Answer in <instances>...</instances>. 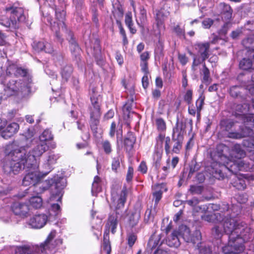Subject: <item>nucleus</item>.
<instances>
[{
	"mask_svg": "<svg viewBox=\"0 0 254 254\" xmlns=\"http://www.w3.org/2000/svg\"><path fill=\"white\" fill-rule=\"evenodd\" d=\"M25 146H19L16 142L7 145L5 150V162L3 166L4 171L14 174L18 173L24 167L36 169L39 166L40 157L48 149L47 143L39 141L27 154Z\"/></svg>",
	"mask_w": 254,
	"mask_h": 254,
	"instance_id": "obj_1",
	"label": "nucleus"
},
{
	"mask_svg": "<svg viewBox=\"0 0 254 254\" xmlns=\"http://www.w3.org/2000/svg\"><path fill=\"white\" fill-rule=\"evenodd\" d=\"M223 232L229 235L228 244L222 248L225 254L230 252L241 253L244 250L243 243L254 238V231L246 223L234 218H225L223 223L212 229L217 238L220 237Z\"/></svg>",
	"mask_w": 254,
	"mask_h": 254,
	"instance_id": "obj_2",
	"label": "nucleus"
},
{
	"mask_svg": "<svg viewBox=\"0 0 254 254\" xmlns=\"http://www.w3.org/2000/svg\"><path fill=\"white\" fill-rule=\"evenodd\" d=\"M38 167L34 169L33 168L24 167L22 169H26L29 172L24 177L22 181L23 186H28L32 185L33 190L37 194L43 192L51 186L57 190L56 195H60L61 190L65 187L66 181L64 178L60 177L58 179L46 181L44 183H40L42 178L45 177L44 172H40L38 170Z\"/></svg>",
	"mask_w": 254,
	"mask_h": 254,
	"instance_id": "obj_3",
	"label": "nucleus"
},
{
	"mask_svg": "<svg viewBox=\"0 0 254 254\" xmlns=\"http://www.w3.org/2000/svg\"><path fill=\"white\" fill-rule=\"evenodd\" d=\"M211 168L212 175L219 180L223 179L227 176L226 171L236 174L240 171L254 170L249 162L241 159L231 160L223 154L219 155L217 161L212 163Z\"/></svg>",
	"mask_w": 254,
	"mask_h": 254,
	"instance_id": "obj_4",
	"label": "nucleus"
},
{
	"mask_svg": "<svg viewBox=\"0 0 254 254\" xmlns=\"http://www.w3.org/2000/svg\"><path fill=\"white\" fill-rule=\"evenodd\" d=\"M169 14V11L161 8L158 10L156 13V22L157 30L154 29V35L158 39V46L155 51L161 53L163 49L164 40L162 38L165 27L164 21Z\"/></svg>",
	"mask_w": 254,
	"mask_h": 254,
	"instance_id": "obj_5",
	"label": "nucleus"
},
{
	"mask_svg": "<svg viewBox=\"0 0 254 254\" xmlns=\"http://www.w3.org/2000/svg\"><path fill=\"white\" fill-rule=\"evenodd\" d=\"M7 14L10 15V20H2L1 24L7 27L16 29L17 21H23L25 19L24 10L22 8L16 6H9L5 9Z\"/></svg>",
	"mask_w": 254,
	"mask_h": 254,
	"instance_id": "obj_6",
	"label": "nucleus"
},
{
	"mask_svg": "<svg viewBox=\"0 0 254 254\" xmlns=\"http://www.w3.org/2000/svg\"><path fill=\"white\" fill-rule=\"evenodd\" d=\"M235 114L246 125L254 126V102L252 107L248 106L247 103L237 105Z\"/></svg>",
	"mask_w": 254,
	"mask_h": 254,
	"instance_id": "obj_7",
	"label": "nucleus"
},
{
	"mask_svg": "<svg viewBox=\"0 0 254 254\" xmlns=\"http://www.w3.org/2000/svg\"><path fill=\"white\" fill-rule=\"evenodd\" d=\"M2 83L4 85V90L9 95H12L18 94L19 92H23L27 89V87L25 83L19 81L14 80H8V82L5 81H2Z\"/></svg>",
	"mask_w": 254,
	"mask_h": 254,
	"instance_id": "obj_8",
	"label": "nucleus"
},
{
	"mask_svg": "<svg viewBox=\"0 0 254 254\" xmlns=\"http://www.w3.org/2000/svg\"><path fill=\"white\" fill-rule=\"evenodd\" d=\"M179 235L182 236L183 238L187 242H191L195 244L201 239V233L199 231L196 230L193 234H190V229L186 226H181L179 228Z\"/></svg>",
	"mask_w": 254,
	"mask_h": 254,
	"instance_id": "obj_9",
	"label": "nucleus"
},
{
	"mask_svg": "<svg viewBox=\"0 0 254 254\" xmlns=\"http://www.w3.org/2000/svg\"><path fill=\"white\" fill-rule=\"evenodd\" d=\"M47 221L48 216L44 214H36L31 218L29 224L33 228L40 229L46 225Z\"/></svg>",
	"mask_w": 254,
	"mask_h": 254,
	"instance_id": "obj_10",
	"label": "nucleus"
},
{
	"mask_svg": "<svg viewBox=\"0 0 254 254\" xmlns=\"http://www.w3.org/2000/svg\"><path fill=\"white\" fill-rule=\"evenodd\" d=\"M156 145L161 146L162 149V144L164 143V148L167 154L171 153V140L169 136H165V134L160 133L156 138Z\"/></svg>",
	"mask_w": 254,
	"mask_h": 254,
	"instance_id": "obj_11",
	"label": "nucleus"
},
{
	"mask_svg": "<svg viewBox=\"0 0 254 254\" xmlns=\"http://www.w3.org/2000/svg\"><path fill=\"white\" fill-rule=\"evenodd\" d=\"M56 234V232L55 230L52 231L50 234L48 235L44 243L41 244L40 247H37L36 248V253L39 254V251H41L42 254H46L44 252L47 249H50L53 248V246L52 244V242L54 238L55 237Z\"/></svg>",
	"mask_w": 254,
	"mask_h": 254,
	"instance_id": "obj_12",
	"label": "nucleus"
},
{
	"mask_svg": "<svg viewBox=\"0 0 254 254\" xmlns=\"http://www.w3.org/2000/svg\"><path fill=\"white\" fill-rule=\"evenodd\" d=\"M153 200L155 201V205H157L162 197L163 192L166 191L167 189L164 184H157L153 187Z\"/></svg>",
	"mask_w": 254,
	"mask_h": 254,
	"instance_id": "obj_13",
	"label": "nucleus"
},
{
	"mask_svg": "<svg viewBox=\"0 0 254 254\" xmlns=\"http://www.w3.org/2000/svg\"><path fill=\"white\" fill-rule=\"evenodd\" d=\"M11 210L16 215L21 217H26L29 208L28 205L24 203L15 202L11 206Z\"/></svg>",
	"mask_w": 254,
	"mask_h": 254,
	"instance_id": "obj_14",
	"label": "nucleus"
},
{
	"mask_svg": "<svg viewBox=\"0 0 254 254\" xmlns=\"http://www.w3.org/2000/svg\"><path fill=\"white\" fill-rule=\"evenodd\" d=\"M91 105L89 108L90 117L92 118L94 116L96 117H100V99L98 97L92 96L91 97Z\"/></svg>",
	"mask_w": 254,
	"mask_h": 254,
	"instance_id": "obj_15",
	"label": "nucleus"
},
{
	"mask_svg": "<svg viewBox=\"0 0 254 254\" xmlns=\"http://www.w3.org/2000/svg\"><path fill=\"white\" fill-rule=\"evenodd\" d=\"M19 128V127L18 124L16 123H10L2 131L1 135L3 138L8 139L16 133L18 131Z\"/></svg>",
	"mask_w": 254,
	"mask_h": 254,
	"instance_id": "obj_16",
	"label": "nucleus"
},
{
	"mask_svg": "<svg viewBox=\"0 0 254 254\" xmlns=\"http://www.w3.org/2000/svg\"><path fill=\"white\" fill-rule=\"evenodd\" d=\"M186 125L182 122H177L176 127L173 128L172 139L184 140V134Z\"/></svg>",
	"mask_w": 254,
	"mask_h": 254,
	"instance_id": "obj_17",
	"label": "nucleus"
},
{
	"mask_svg": "<svg viewBox=\"0 0 254 254\" xmlns=\"http://www.w3.org/2000/svg\"><path fill=\"white\" fill-rule=\"evenodd\" d=\"M127 195V191L126 189H123L119 195L116 196L115 192L113 191L112 192V196L113 201L117 203V208L120 209L124 206L125 203L126 201Z\"/></svg>",
	"mask_w": 254,
	"mask_h": 254,
	"instance_id": "obj_18",
	"label": "nucleus"
},
{
	"mask_svg": "<svg viewBox=\"0 0 254 254\" xmlns=\"http://www.w3.org/2000/svg\"><path fill=\"white\" fill-rule=\"evenodd\" d=\"M246 49L247 48L246 47ZM248 52L250 51H252V52L249 54L251 57L253 58V61L249 59L244 58L239 64V66L240 68L243 70H249L251 69H254V58L253 55L254 54V50L252 49H249Z\"/></svg>",
	"mask_w": 254,
	"mask_h": 254,
	"instance_id": "obj_19",
	"label": "nucleus"
},
{
	"mask_svg": "<svg viewBox=\"0 0 254 254\" xmlns=\"http://www.w3.org/2000/svg\"><path fill=\"white\" fill-rule=\"evenodd\" d=\"M60 158L59 154H50L48 158L45 162L43 165V167L45 168V171L44 172V175H47L52 170V165L56 163L57 161Z\"/></svg>",
	"mask_w": 254,
	"mask_h": 254,
	"instance_id": "obj_20",
	"label": "nucleus"
},
{
	"mask_svg": "<svg viewBox=\"0 0 254 254\" xmlns=\"http://www.w3.org/2000/svg\"><path fill=\"white\" fill-rule=\"evenodd\" d=\"M187 203L192 207L193 212H204L208 209L206 205H199V200L196 197H193L192 199L187 200Z\"/></svg>",
	"mask_w": 254,
	"mask_h": 254,
	"instance_id": "obj_21",
	"label": "nucleus"
},
{
	"mask_svg": "<svg viewBox=\"0 0 254 254\" xmlns=\"http://www.w3.org/2000/svg\"><path fill=\"white\" fill-rule=\"evenodd\" d=\"M179 231L177 230L173 231L171 234L168 236L166 240L167 244L170 247H178L180 245V242L178 238Z\"/></svg>",
	"mask_w": 254,
	"mask_h": 254,
	"instance_id": "obj_22",
	"label": "nucleus"
},
{
	"mask_svg": "<svg viewBox=\"0 0 254 254\" xmlns=\"http://www.w3.org/2000/svg\"><path fill=\"white\" fill-rule=\"evenodd\" d=\"M6 73L9 75L13 74L16 76H25L27 72L25 69L21 67H17L15 65L12 64L7 68Z\"/></svg>",
	"mask_w": 254,
	"mask_h": 254,
	"instance_id": "obj_23",
	"label": "nucleus"
},
{
	"mask_svg": "<svg viewBox=\"0 0 254 254\" xmlns=\"http://www.w3.org/2000/svg\"><path fill=\"white\" fill-rule=\"evenodd\" d=\"M196 46L198 48V52L201 56L202 61H205L209 57V43H198L196 44Z\"/></svg>",
	"mask_w": 254,
	"mask_h": 254,
	"instance_id": "obj_24",
	"label": "nucleus"
},
{
	"mask_svg": "<svg viewBox=\"0 0 254 254\" xmlns=\"http://www.w3.org/2000/svg\"><path fill=\"white\" fill-rule=\"evenodd\" d=\"M246 153L242 150L239 145H235L233 149L231 151L230 154V159L231 160H238L245 157Z\"/></svg>",
	"mask_w": 254,
	"mask_h": 254,
	"instance_id": "obj_25",
	"label": "nucleus"
},
{
	"mask_svg": "<svg viewBox=\"0 0 254 254\" xmlns=\"http://www.w3.org/2000/svg\"><path fill=\"white\" fill-rule=\"evenodd\" d=\"M62 63L61 75L62 78L66 81L70 77L73 68L71 65L67 64L65 62L62 61Z\"/></svg>",
	"mask_w": 254,
	"mask_h": 254,
	"instance_id": "obj_26",
	"label": "nucleus"
},
{
	"mask_svg": "<svg viewBox=\"0 0 254 254\" xmlns=\"http://www.w3.org/2000/svg\"><path fill=\"white\" fill-rule=\"evenodd\" d=\"M117 215L112 214L109 216L106 227L108 230H111L112 233L114 234L118 225Z\"/></svg>",
	"mask_w": 254,
	"mask_h": 254,
	"instance_id": "obj_27",
	"label": "nucleus"
},
{
	"mask_svg": "<svg viewBox=\"0 0 254 254\" xmlns=\"http://www.w3.org/2000/svg\"><path fill=\"white\" fill-rule=\"evenodd\" d=\"M231 184L234 187L239 190H244L246 188L245 180L236 176H235L234 181Z\"/></svg>",
	"mask_w": 254,
	"mask_h": 254,
	"instance_id": "obj_28",
	"label": "nucleus"
},
{
	"mask_svg": "<svg viewBox=\"0 0 254 254\" xmlns=\"http://www.w3.org/2000/svg\"><path fill=\"white\" fill-rule=\"evenodd\" d=\"M30 205L35 208H40L43 204V200L41 197L39 196H33L29 200Z\"/></svg>",
	"mask_w": 254,
	"mask_h": 254,
	"instance_id": "obj_29",
	"label": "nucleus"
},
{
	"mask_svg": "<svg viewBox=\"0 0 254 254\" xmlns=\"http://www.w3.org/2000/svg\"><path fill=\"white\" fill-rule=\"evenodd\" d=\"M218 8L220 9L221 13L226 14V16L228 19L231 18L232 10L229 5L226 4L225 3H220L219 5Z\"/></svg>",
	"mask_w": 254,
	"mask_h": 254,
	"instance_id": "obj_30",
	"label": "nucleus"
},
{
	"mask_svg": "<svg viewBox=\"0 0 254 254\" xmlns=\"http://www.w3.org/2000/svg\"><path fill=\"white\" fill-rule=\"evenodd\" d=\"M163 153V149H161V146H158L156 144L155 147V151L153 155V159L155 161L156 165L159 164L160 161L162 158Z\"/></svg>",
	"mask_w": 254,
	"mask_h": 254,
	"instance_id": "obj_31",
	"label": "nucleus"
},
{
	"mask_svg": "<svg viewBox=\"0 0 254 254\" xmlns=\"http://www.w3.org/2000/svg\"><path fill=\"white\" fill-rule=\"evenodd\" d=\"M53 138V135L51 132L49 130H45L43 133L39 136V141L41 143H47L49 140Z\"/></svg>",
	"mask_w": 254,
	"mask_h": 254,
	"instance_id": "obj_32",
	"label": "nucleus"
},
{
	"mask_svg": "<svg viewBox=\"0 0 254 254\" xmlns=\"http://www.w3.org/2000/svg\"><path fill=\"white\" fill-rule=\"evenodd\" d=\"M125 22L127 26L129 29L130 32L132 34H134L136 32V29L132 27L133 23L131 12H127L126 13L125 16Z\"/></svg>",
	"mask_w": 254,
	"mask_h": 254,
	"instance_id": "obj_33",
	"label": "nucleus"
},
{
	"mask_svg": "<svg viewBox=\"0 0 254 254\" xmlns=\"http://www.w3.org/2000/svg\"><path fill=\"white\" fill-rule=\"evenodd\" d=\"M140 217V213L138 212L132 213L129 217V223L130 226H135L138 222Z\"/></svg>",
	"mask_w": 254,
	"mask_h": 254,
	"instance_id": "obj_34",
	"label": "nucleus"
},
{
	"mask_svg": "<svg viewBox=\"0 0 254 254\" xmlns=\"http://www.w3.org/2000/svg\"><path fill=\"white\" fill-rule=\"evenodd\" d=\"M173 141V148L171 149V152L178 154L180 152V150L182 147V143L183 140L172 139Z\"/></svg>",
	"mask_w": 254,
	"mask_h": 254,
	"instance_id": "obj_35",
	"label": "nucleus"
},
{
	"mask_svg": "<svg viewBox=\"0 0 254 254\" xmlns=\"http://www.w3.org/2000/svg\"><path fill=\"white\" fill-rule=\"evenodd\" d=\"M100 117L96 116L93 117L92 118L90 117V127L91 129L94 132H97L98 130V127L99 124V119Z\"/></svg>",
	"mask_w": 254,
	"mask_h": 254,
	"instance_id": "obj_36",
	"label": "nucleus"
},
{
	"mask_svg": "<svg viewBox=\"0 0 254 254\" xmlns=\"http://www.w3.org/2000/svg\"><path fill=\"white\" fill-rule=\"evenodd\" d=\"M156 124L158 131H165L166 129V123L162 118H158L156 120Z\"/></svg>",
	"mask_w": 254,
	"mask_h": 254,
	"instance_id": "obj_37",
	"label": "nucleus"
},
{
	"mask_svg": "<svg viewBox=\"0 0 254 254\" xmlns=\"http://www.w3.org/2000/svg\"><path fill=\"white\" fill-rule=\"evenodd\" d=\"M121 161V158L120 156L114 157L113 159L112 163V170L117 172L118 170L120 167V162Z\"/></svg>",
	"mask_w": 254,
	"mask_h": 254,
	"instance_id": "obj_38",
	"label": "nucleus"
},
{
	"mask_svg": "<svg viewBox=\"0 0 254 254\" xmlns=\"http://www.w3.org/2000/svg\"><path fill=\"white\" fill-rule=\"evenodd\" d=\"M204 96L201 95L196 101V111L198 116H200V112L204 104Z\"/></svg>",
	"mask_w": 254,
	"mask_h": 254,
	"instance_id": "obj_39",
	"label": "nucleus"
},
{
	"mask_svg": "<svg viewBox=\"0 0 254 254\" xmlns=\"http://www.w3.org/2000/svg\"><path fill=\"white\" fill-rule=\"evenodd\" d=\"M135 142V139L134 137L131 136L130 137L127 138L125 140V145L126 149L128 150H130L133 147L134 143Z\"/></svg>",
	"mask_w": 254,
	"mask_h": 254,
	"instance_id": "obj_40",
	"label": "nucleus"
},
{
	"mask_svg": "<svg viewBox=\"0 0 254 254\" xmlns=\"http://www.w3.org/2000/svg\"><path fill=\"white\" fill-rule=\"evenodd\" d=\"M247 134L241 133V132H229L228 133L227 136L229 138L233 139H241L245 137Z\"/></svg>",
	"mask_w": 254,
	"mask_h": 254,
	"instance_id": "obj_41",
	"label": "nucleus"
},
{
	"mask_svg": "<svg viewBox=\"0 0 254 254\" xmlns=\"http://www.w3.org/2000/svg\"><path fill=\"white\" fill-rule=\"evenodd\" d=\"M240 129V132L241 133L247 134L245 136V137L252 136L254 134L253 130L250 127L243 126L241 127Z\"/></svg>",
	"mask_w": 254,
	"mask_h": 254,
	"instance_id": "obj_42",
	"label": "nucleus"
},
{
	"mask_svg": "<svg viewBox=\"0 0 254 254\" xmlns=\"http://www.w3.org/2000/svg\"><path fill=\"white\" fill-rule=\"evenodd\" d=\"M220 124L226 131H229L233 127L234 123L230 120H223L221 122Z\"/></svg>",
	"mask_w": 254,
	"mask_h": 254,
	"instance_id": "obj_43",
	"label": "nucleus"
},
{
	"mask_svg": "<svg viewBox=\"0 0 254 254\" xmlns=\"http://www.w3.org/2000/svg\"><path fill=\"white\" fill-rule=\"evenodd\" d=\"M70 40H69V42L70 44V49L71 51L78 52L80 50L78 46L76 44L75 41L73 39L72 33H70Z\"/></svg>",
	"mask_w": 254,
	"mask_h": 254,
	"instance_id": "obj_44",
	"label": "nucleus"
},
{
	"mask_svg": "<svg viewBox=\"0 0 254 254\" xmlns=\"http://www.w3.org/2000/svg\"><path fill=\"white\" fill-rule=\"evenodd\" d=\"M46 43L43 42H34L33 47L34 50L39 52L42 51H44Z\"/></svg>",
	"mask_w": 254,
	"mask_h": 254,
	"instance_id": "obj_45",
	"label": "nucleus"
},
{
	"mask_svg": "<svg viewBox=\"0 0 254 254\" xmlns=\"http://www.w3.org/2000/svg\"><path fill=\"white\" fill-rule=\"evenodd\" d=\"M202 72L203 81L205 82H208L210 77V72L208 68L206 66L205 64L203 65Z\"/></svg>",
	"mask_w": 254,
	"mask_h": 254,
	"instance_id": "obj_46",
	"label": "nucleus"
},
{
	"mask_svg": "<svg viewBox=\"0 0 254 254\" xmlns=\"http://www.w3.org/2000/svg\"><path fill=\"white\" fill-rule=\"evenodd\" d=\"M192 96V91L191 90H188L184 95V100L188 104H190L191 102Z\"/></svg>",
	"mask_w": 254,
	"mask_h": 254,
	"instance_id": "obj_47",
	"label": "nucleus"
},
{
	"mask_svg": "<svg viewBox=\"0 0 254 254\" xmlns=\"http://www.w3.org/2000/svg\"><path fill=\"white\" fill-rule=\"evenodd\" d=\"M198 254H211V251L209 247L200 246L198 248Z\"/></svg>",
	"mask_w": 254,
	"mask_h": 254,
	"instance_id": "obj_48",
	"label": "nucleus"
},
{
	"mask_svg": "<svg viewBox=\"0 0 254 254\" xmlns=\"http://www.w3.org/2000/svg\"><path fill=\"white\" fill-rule=\"evenodd\" d=\"M236 199L239 203H245L248 200L246 194H239L236 195Z\"/></svg>",
	"mask_w": 254,
	"mask_h": 254,
	"instance_id": "obj_49",
	"label": "nucleus"
},
{
	"mask_svg": "<svg viewBox=\"0 0 254 254\" xmlns=\"http://www.w3.org/2000/svg\"><path fill=\"white\" fill-rule=\"evenodd\" d=\"M102 146L104 151L106 153L109 154L111 152V145L109 141H108V140H105L103 141V142L102 143Z\"/></svg>",
	"mask_w": 254,
	"mask_h": 254,
	"instance_id": "obj_50",
	"label": "nucleus"
},
{
	"mask_svg": "<svg viewBox=\"0 0 254 254\" xmlns=\"http://www.w3.org/2000/svg\"><path fill=\"white\" fill-rule=\"evenodd\" d=\"M136 236L133 234H130L127 236V242L129 247H131L136 240Z\"/></svg>",
	"mask_w": 254,
	"mask_h": 254,
	"instance_id": "obj_51",
	"label": "nucleus"
},
{
	"mask_svg": "<svg viewBox=\"0 0 254 254\" xmlns=\"http://www.w3.org/2000/svg\"><path fill=\"white\" fill-rule=\"evenodd\" d=\"M101 190V187L100 184L92 183V193L93 195Z\"/></svg>",
	"mask_w": 254,
	"mask_h": 254,
	"instance_id": "obj_52",
	"label": "nucleus"
},
{
	"mask_svg": "<svg viewBox=\"0 0 254 254\" xmlns=\"http://www.w3.org/2000/svg\"><path fill=\"white\" fill-rule=\"evenodd\" d=\"M178 59L180 63L183 65H185L188 62V58L185 54H178Z\"/></svg>",
	"mask_w": 254,
	"mask_h": 254,
	"instance_id": "obj_53",
	"label": "nucleus"
},
{
	"mask_svg": "<svg viewBox=\"0 0 254 254\" xmlns=\"http://www.w3.org/2000/svg\"><path fill=\"white\" fill-rule=\"evenodd\" d=\"M190 191L193 194H199L202 192V188L200 186H191Z\"/></svg>",
	"mask_w": 254,
	"mask_h": 254,
	"instance_id": "obj_54",
	"label": "nucleus"
},
{
	"mask_svg": "<svg viewBox=\"0 0 254 254\" xmlns=\"http://www.w3.org/2000/svg\"><path fill=\"white\" fill-rule=\"evenodd\" d=\"M133 175V169L132 167L129 166L128 168L126 180L127 182H129L132 180Z\"/></svg>",
	"mask_w": 254,
	"mask_h": 254,
	"instance_id": "obj_55",
	"label": "nucleus"
},
{
	"mask_svg": "<svg viewBox=\"0 0 254 254\" xmlns=\"http://www.w3.org/2000/svg\"><path fill=\"white\" fill-rule=\"evenodd\" d=\"M202 23L204 28H209L213 23V21L210 18H207L204 19Z\"/></svg>",
	"mask_w": 254,
	"mask_h": 254,
	"instance_id": "obj_56",
	"label": "nucleus"
},
{
	"mask_svg": "<svg viewBox=\"0 0 254 254\" xmlns=\"http://www.w3.org/2000/svg\"><path fill=\"white\" fill-rule=\"evenodd\" d=\"M138 171L143 174H145L147 172V167L145 162L142 161L140 163L138 167Z\"/></svg>",
	"mask_w": 254,
	"mask_h": 254,
	"instance_id": "obj_57",
	"label": "nucleus"
},
{
	"mask_svg": "<svg viewBox=\"0 0 254 254\" xmlns=\"http://www.w3.org/2000/svg\"><path fill=\"white\" fill-rule=\"evenodd\" d=\"M142 84L144 89H146L149 85L148 74H144L142 78Z\"/></svg>",
	"mask_w": 254,
	"mask_h": 254,
	"instance_id": "obj_58",
	"label": "nucleus"
},
{
	"mask_svg": "<svg viewBox=\"0 0 254 254\" xmlns=\"http://www.w3.org/2000/svg\"><path fill=\"white\" fill-rule=\"evenodd\" d=\"M103 249L106 251L107 254H110L111 251V248L108 240H104L103 244Z\"/></svg>",
	"mask_w": 254,
	"mask_h": 254,
	"instance_id": "obj_59",
	"label": "nucleus"
},
{
	"mask_svg": "<svg viewBox=\"0 0 254 254\" xmlns=\"http://www.w3.org/2000/svg\"><path fill=\"white\" fill-rule=\"evenodd\" d=\"M116 124L115 122L111 124L110 129L109 131V135L111 137L114 136L116 132Z\"/></svg>",
	"mask_w": 254,
	"mask_h": 254,
	"instance_id": "obj_60",
	"label": "nucleus"
},
{
	"mask_svg": "<svg viewBox=\"0 0 254 254\" xmlns=\"http://www.w3.org/2000/svg\"><path fill=\"white\" fill-rule=\"evenodd\" d=\"M173 30L178 35H183L184 33L183 29L181 28L179 25L175 26Z\"/></svg>",
	"mask_w": 254,
	"mask_h": 254,
	"instance_id": "obj_61",
	"label": "nucleus"
},
{
	"mask_svg": "<svg viewBox=\"0 0 254 254\" xmlns=\"http://www.w3.org/2000/svg\"><path fill=\"white\" fill-rule=\"evenodd\" d=\"M44 51L47 53H52L53 52V48L50 43L46 42Z\"/></svg>",
	"mask_w": 254,
	"mask_h": 254,
	"instance_id": "obj_62",
	"label": "nucleus"
},
{
	"mask_svg": "<svg viewBox=\"0 0 254 254\" xmlns=\"http://www.w3.org/2000/svg\"><path fill=\"white\" fill-rule=\"evenodd\" d=\"M141 70L144 72V74H148V67H147V62H142L140 64Z\"/></svg>",
	"mask_w": 254,
	"mask_h": 254,
	"instance_id": "obj_63",
	"label": "nucleus"
},
{
	"mask_svg": "<svg viewBox=\"0 0 254 254\" xmlns=\"http://www.w3.org/2000/svg\"><path fill=\"white\" fill-rule=\"evenodd\" d=\"M201 63V61L199 58H197L196 57H194L193 61L192 64V69L193 70H195V67Z\"/></svg>",
	"mask_w": 254,
	"mask_h": 254,
	"instance_id": "obj_64",
	"label": "nucleus"
}]
</instances>
